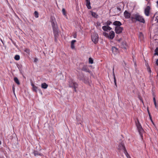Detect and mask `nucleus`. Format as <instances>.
I'll return each instance as SVG.
<instances>
[{
	"mask_svg": "<svg viewBox=\"0 0 158 158\" xmlns=\"http://www.w3.org/2000/svg\"><path fill=\"white\" fill-rule=\"evenodd\" d=\"M157 31H158L157 28L156 29Z\"/></svg>",
	"mask_w": 158,
	"mask_h": 158,
	"instance_id": "nucleus-55",
	"label": "nucleus"
},
{
	"mask_svg": "<svg viewBox=\"0 0 158 158\" xmlns=\"http://www.w3.org/2000/svg\"><path fill=\"white\" fill-rule=\"evenodd\" d=\"M0 158H1L0 157Z\"/></svg>",
	"mask_w": 158,
	"mask_h": 158,
	"instance_id": "nucleus-57",
	"label": "nucleus"
},
{
	"mask_svg": "<svg viewBox=\"0 0 158 158\" xmlns=\"http://www.w3.org/2000/svg\"><path fill=\"white\" fill-rule=\"evenodd\" d=\"M89 63L91 64H92L93 63V60L91 57L89 58Z\"/></svg>",
	"mask_w": 158,
	"mask_h": 158,
	"instance_id": "nucleus-30",
	"label": "nucleus"
},
{
	"mask_svg": "<svg viewBox=\"0 0 158 158\" xmlns=\"http://www.w3.org/2000/svg\"><path fill=\"white\" fill-rule=\"evenodd\" d=\"M50 21L52 27L53 33L57 34V33H59V31L58 27L55 19L54 17H52L50 18Z\"/></svg>",
	"mask_w": 158,
	"mask_h": 158,
	"instance_id": "nucleus-3",
	"label": "nucleus"
},
{
	"mask_svg": "<svg viewBox=\"0 0 158 158\" xmlns=\"http://www.w3.org/2000/svg\"><path fill=\"white\" fill-rule=\"evenodd\" d=\"M147 110H148V115H149V114H150V112H149V111L148 109H148H147Z\"/></svg>",
	"mask_w": 158,
	"mask_h": 158,
	"instance_id": "nucleus-48",
	"label": "nucleus"
},
{
	"mask_svg": "<svg viewBox=\"0 0 158 158\" xmlns=\"http://www.w3.org/2000/svg\"><path fill=\"white\" fill-rule=\"evenodd\" d=\"M129 158H131L130 157Z\"/></svg>",
	"mask_w": 158,
	"mask_h": 158,
	"instance_id": "nucleus-56",
	"label": "nucleus"
},
{
	"mask_svg": "<svg viewBox=\"0 0 158 158\" xmlns=\"http://www.w3.org/2000/svg\"><path fill=\"white\" fill-rule=\"evenodd\" d=\"M150 7L149 6H147L144 10V14L146 16H149V15Z\"/></svg>",
	"mask_w": 158,
	"mask_h": 158,
	"instance_id": "nucleus-11",
	"label": "nucleus"
},
{
	"mask_svg": "<svg viewBox=\"0 0 158 158\" xmlns=\"http://www.w3.org/2000/svg\"><path fill=\"white\" fill-rule=\"evenodd\" d=\"M147 69L148 72L150 73H151V70L150 66L148 65L147 66Z\"/></svg>",
	"mask_w": 158,
	"mask_h": 158,
	"instance_id": "nucleus-34",
	"label": "nucleus"
},
{
	"mask_svg": "<svg viewBox=\"0 0 158 158\" xmlns=\"http://www.w3.org/2000/svg\"><path fill=\"white\" fill-rule=\"evenodd\" d=\"M140 100H141V101H142L143 102V101L142 100V99H141V98H140Z\"/></svg>",
	"mask_w": 158,
	"mask_h": 158,
	"instance_id": "nucleus-53",
	"label": "nucleus"
},
{
	"mask_svg": "<svg viewBox=\"0 0 158 158\" xmlns=\"http://www.w3.org/2000/svg\"><path fill=\"white\" fill-rule=\"evenodd\" d=\"M31 85L32 86V88L35 85L31 81Z\"/></svg>",
	"mask_w": 158,
	"mask_h": 158,
	"instance_id": "nucleus-40",
	"label": "nucleus"
},
{
	"mask_svg": "<svg viewBox=\"0 0 158 158\" xmlns=\"http://www.w3.org/2000/svg\"><path fill=\"white\" fill-rule=\"evenodd\" d=\"M78 78L80 80L84 81L85 83L87 81H85V76L83 73H81L77 75Z\"/></svg>",
	"mask_w": 158,
	"mask_h": 158,
	"instance_id": "nucleus-9",
	"label": "nucleus"
},
{
	"mask_svg": "<svg viewBox=\"0 0 158 158\" xmlns=\"http://www.w3.org/2000/svg\"><path fill=\"white\" fill-rule=\"evenodd\" d=\"M48 86V85L46 84L45 83H42L41 84V87L42 88L44 89H46L47 88Z\"/></svg>",
	"mask_w": 158,
	"mask_h": 158,
	"instance_id": "nucleus-23",
	"label": "nucleus"
},
{
	"mask_svg": "<svg viewBox=\"0 0 158 158\" xmlns=\"http://www.w3.org/2000/svg\"><path fill=\"white\" fill-rule=\"evenodd\" d=\"M91 38L92 41L94 44H97L98 41V35L96 33L94 34L92 36Z\"/></svg>",
	"mask_w": 158,
	"mask_h": 158,
	"instance_id": "nucleus-7",
	"label": "nucleus"
},
{
	"mask_svg": "<svg viewBox=\"0 0 158 158\" xmlns=\"http://www.w3.org/2000/svg\"><path fill=\"white\" fill-rule=\"evenodd\" d=\"M156 14H155V15H154V16H153V18H154V16H155V15H156Z\"/></svg>",
	"mask_w": 158,
	"mask_h": 158,
	"instance_id": "nucleus-54",
	"label": "nucleus"
},
{
	"mask_svg": "<svg viewBox=\"0 0 158 158\" xmlns=\"http://www.w3.org/2000/svg\"><path fill=\"white\" fill-rule=\"evenodd\" d=\"M74 91L76 92V88H74Z\"/></svg>",
	"mask_w": 158,
	"mask_h": 158,
	"instance_id": "nucleus-50",
	"label": "nucleus"
},
{
	"mask_svg": "<svg viewBox=\"0 0 158 158\" xmlns=\"http://www.w3.org/2000/svg\"><path fill=\"white\" fill-rule=\"evenodd\" d=\"M34 16L36 18H38L39 17V14L38 12L37 11H35L34 13Z\"/></svg>",
	"mask_w": 158,
	"mask_h": 158,
	"instance_id": "nucleus-28",
	"label": "nucleus"
},
{
	"mask_svg": "<svg viewBox=\"0 0 158 158\" xmlns=\"http://www.w3.org/2000/svg\"><path fill=\"white\" fill-rule=\"evenodd\" d=\"M76 42L75 40H73L71 41V47L72 49H74L75 48L74 43Z\"/></svg>",
	"mask_w": 158,
	"mask_h": 158,
	"instance_id": "nucleus-22",
	"label": "nucleus"
},
{
	"mask_svg": "<svg viewBox=\"0 0 158 158\" xmlns=\"http://www.w3.org/2000/svg\"><path fill=\"white\" fill-rule=\"evenodd\" d=\"M156 64L158 66V59L156 60Z\"/></svg>",
	"mask_w": 158,
	"mask_h": 158,
	"instance_id": "nucleus-43",
	"label": "nucleus"
},
{
	"mask_svg": "<svg viewBox=\"0 0 158 158\" xmlns=\"http://www.w3.org/2000/svg\"><path fill=\"white\" fill-rule=\"evenodd\" d=\"M15 88L13 86V92L14 93L15 92Z\"/></svg>",
	"mask_w": 158,
	"mask_h": 158,
	"instance_id": "nucleus-45",
	"label": "nucleus"
},
{
	"mask_svg": "<svg viewBox=\"0 0 158 158\" xmlns=\"http://www.w3.org/2000/svg\"><path fill=\"white\" fill-rule=\"evenodd\" d=\"M155 53H154V55H158V47H156V49L155 50Z\"/></svg>",
	"mask_w": 158,
	"mask_h": 158,
	"instance_id": "nucleus-29",
	"label": "nucleus"
},
{
	"mask_svg": "<svg viewBox=\"0 0 158 158\" xmlns=\"http://www.w3.org/2000/svg\"><path fill=\"white\" fill-rule=\"evenodd\" d=\"M121 47L122 48L126 49L127 47V44L125 41H123L121 43L120 45Z\"/></svg>",
	"mask_w": 158,
	"mask_h": 158,
	"instance_id": "nucleus-18",
	"label": "nucleus"
},
{
	"mask_svg": "<svg viewBox=\"0 0 158 158\" xmlns=\"http://www.w3.org/2000/svg\"><path fill=\"white\" fill-rule=\"evenodd\" d=\"M69 85L70 87L77 88L78 86V84L74 82L73 80L70 79L69 81Z\"/></svg>",
	"mask_w": 158,
	"mask_h": 158,
	"instance_id": "nucleus-6",
	"label": "nucleus"
},
{
	"mask_svg": "<svg viewBox=\"0 0 158 158\" xmlns=\"http://www.w3.org/2000/svg\"><path fill=\"white\" fill-rule=\"evenodd\" d=\"M96 15V13L95 12H92V15L93 17H95V15Z\"/></svg>",
	"mask_w": 158,
	"mask_h": 158,
	"instance_id": "nucleus-37",
	"label": "nucleus"
},
{
	"mask_svg": "<svg viewBox=\"0 0 158 158\" xmlns=\"http://www.w3.org/2000/svg\"><path fill=\"white\" fill-rule=\"evenodd\" d=\"M113 76L114 77V83L115 85L116 86V87H117V83H116V80L115 75V73H114V67L113 68Z\"/></svg>",
	"mask_w": 158,
	"mask_h": 158,
	"instance_id": "nucleus-20",
	"label": "nucleus"
},
{
	"mask_svg": "<svg viewBox=\"0 0 158 158\" xmlns=\"http://www.w3.org/2000/svg\"><path fill=\"white\" fill-rule=\"evenodd\" d=\"M153 102L154 103V104L156 106V98L155 97L153 98Z\"/></svg>",
	"mask_w": 158,
	"mask_h": 158,
	"instance_id": "nucleus-38",
	"label": "nucleus"
},
{
	"mask_svg": "<svg viewBox=\"0 0 158 158\" xmlns=\"http://www.w3.org/2000/svg\"><path fill=\"white\" fill-rule=\"evenodd\" d=\"M124 16L125 18L127 19L131 18V14L127 10H125L124 13Z\"/></svg>",
	"mask_w": 158,
	"mask_h": 158,
	"instance_id": "nucleus-12",
	"label": "nucleus"
},
{
	"mask_svg": "<svg viewBox=\"0 0 158 158\" xmlns=\"http://www.w3.org/2000/svg\"><path fill=\"white\" fill-rule=\"evenodd\" d=\"M50 21L52 27L53 33L57 34V33H59V31L58 27L55 19L54 17H52L50 18Z\"/></svg>",
	"mask_w": 158,
	"mask_h": 158,
	"instance_id": "nucleus-2",
	"label": "nucleus"
},
{
	"mask_svg": "<svg viewBox=\"0 0 158 158\" xmlns=\"http://www.w3.org/2000/svg\"><path fill=\"white\" fill-rule=\"evenodd\" d=\"M33 153L35 156H43V155L42 154L40 153L38 151L35 150H34Z\"/></svg>",
	"mask_w": 158,
	"mask_h": 158,
	"instance_id": "nucleus-17",
	"label": "nucleus"
},
{
	"mask_svg": "<svg viewBox=\"0 0 158 158\" xmlns=\"http://www.w3.org/2000/svg\"><path fill=\"white\" fill-rule=\"evenodd\" d=\"M1 141L0 140V145L1 144Z\"/></svg>",
	"mask_w": 158,
	"mask_h": 158,
	"instance_id": "nucleus-52",
	"label": "nucleus"
},
{
	"mask_svg": "<svg viewBox=\"0 0 158 158\" xmlns=\"http://www.w3.org/2000/svg\"><path fill=\"white\" fill-rule=\"evenodd\" d=\"M114 10L115 11H117L118 12H119V13H120L121 12V8L119 6H117L116 8L114 9Z\"/></svg>",
	"mask_w": 158,
	"mask_h": 158,
	"instance_id": "nucleus-26",
	"label": "nucleus"
},
{
	"mask_svg": "<svg viewBox=\"0 0 158 158\" xmlns=\"http://www.w3.org/2000/svg\"><path fill=\"white\" fill-rule=\"evenodd\" d=\"M24 51L27 53L29 54L30 52V50L29 49L26 48L25 49Z\"/></svg>",
	"mask_w": 158,
	"mask_h": 158,
	"instance_id": "nucleus-33",
	"label": "nucleus"
},
{
	"mask_svg": "<svg viewBox=\"0 0 158 158\" xmlns=\"http://www.w3.org/2000/svg\"><path fill=\"white\" fill-rule=\"evenodd\" d=\"M115 36V33L113 31H111L109 34L108 39L110 40H112L114 38Z\"/></svg>",
	"mask_w": 158,
	"mask_h": 158,
	"instance_id": "nucleus-13",
	"label": "nucleus"
},
{
	"mask_svg": "<svg viewBox=\"0 0 158 158\" xmlns=\"http://www.w3.org/2000/svg\"><path fill=\"white\" fill-rule=\"evenodd\" d=\"M135 123L138 131L139 133V134L140 135L141 137L142 138L143 137V135L144 133V131L143 129L138 120H137V121L135 122Z\"/></svg>",
	"mask_w": 158,
	"mask_h": 158,
	"instance_id": "nucleus-4",
	"label": "nucleus"
},
{
	"mask_svg": "<svg viewBox=\"0 0 158 158\" xmlns=\"http://www.w3.org/2000/svg\"><path fill=\"white\" fill-rule=\"evenodd\" d=\"M156 3H157L156 6L158 8V1H156Z\"/></svg>",
	"mask_w": 158,
	"mask_h": 158,
	"instance_id": "nucleus-46",
	"label": "nucleus"
},
{
	"mask_svg": "<svg viewBox=\"0 0 158 158\" xmlns=\"http://www.w3.org/2000/svg\"><path fill=\"white\" fill-rule=\"evenodd\" d=\"M14 81L18 85H19L20 84V83L18 79L16 77H15L14 78Z\"/></svg>",
	"mask_w": 158,
	"mask_h": 158,
	"instance_id": "nucleus-24",
	"label": "nucleus"
},
{
	"mask_svg": "<svg viewBox=\"0 0 158 158\" xmlns=\"http://www.w3.org/2000/svg\"><path fill=\"white\" fill-rule=\"evenodd\" d=\"M131 19L133 23H135L136 21H139L143 23H145V21L143 17L139 15L138 13L132 15L131 16Z\"/></svg>",
	"mask_w": 158,
	"mask_h": 158,
	"instance_id": "nucleus-1",
	"label": "nucleus"
},
{
	"mask_svg": "<svg viewBox=\"0 0 158 158\" xmlns=\"http://www.w3.org/2000/svg\"><path fill=\"white\" fill-rule=\"evenodd\" d=\"M156 20H157V22L158 23V16H157L156 18Z\"/></svg>",
	"mask_w": 158,
	"mask_h": 158,
	"instance_id": "nucleus-44",
	"label": "nucleus"
},
{
	"mask_svg": "<svg viewBox=\"0 0 158 158\" xmlns=\"http://www.w3.org/2000/svg\"><path fill=\"white\" fill-rule=\"evenodd\" d=\"M149 118H150V120H151V121L152 122V123L153 124H154V123L152 121V117H151V114H149Z\"/></svg>",
	"mask_w": 158,
	"mask_h": 158,
	"instance_id": "nucleus-36",
	"label": "nucleus"
},
{
	"mask_svg": "<svg viewBox=\"0 0 158 158\" xmlns=\"http://www.w3.org/2000/svg\"><path fill=\"white\" fill-rule=\"evenodd\" d=\"M102 29L105 31H107L108 30L110 31L112 29V28L109 26H103L102 27Z\"/></svg>",
	"mask_w": 158,
	"mask_h": 158,
	"instance_id": "nucleus-16",
	"label": "nucleus"
},
{
	"mask_svg": "<svg viewBox=\"0 0 158 158\" xmlns=\"http://www.w3.org/2000/svg\"><path fill=\"white\" fill-rule=\"evenodd\" d=\"M62 11L63 15L66 16V14L65 9L64 8H63Z\"/></svg>",
	"mask_w": 158,
	"mask_h": 158,
	"instance_id": "nucleus-31",
	"label": "nucleus"
},
{
	"mask_svg": "<svg viewBox=\"0 0 158 158\" xmlns=\"http://www.w3.org/2000/svg\"><path fill=\"white\" fill-rule=\"evenodd\" d=\"M114 25L116 26L115 27H120L122 25V23L119 21H115L113 23Z\"/></svg>",
	"mask_w": 158,
	"mask_h": 158,
	"instance_id": "nucleus-14",
	"label": "nucleus"
},
{
	"mask_svg": "<svg viewBox=\"0 0 158 158\" xmlns=\"http://www.w3.org/2000/svg\"><path fill=\"white\" fill-rule=\"evenodd\" d=\"M80 66L82 67L81 69V70L82 71L89 73L91 75L92 74V72L89 70L88 68V66L87 65H84L83 63H81L80 64Z\"/></svg>",
	"mask_w": 158,
	"mask_h": 158,
	"instance_id": "nucleus-5",
	"label": "nucleus"
},
{
	"mask_svg": "<svg viewBox=\"0 0 158 158\" xmlns=\"http://www.w3.org/2000/svg\"><path fill=\"white\" fill-rule=\"evenodd\" d=\"M123 30L122 27H115V31L116 34H120L121 33Z\"/></svg>",
	"mask_w": 158,
	"mask_h": 158,
	"instance_id": "nucleus-8",
	"label": "nucleus"
},
{
	"mask_svg": "<svg viewBox=\"0 0 158 158\" xmlns=\"http://www.w3.org/2000/svg\"><path fill=\"white\" fill-rule=\"evenodd\" d=\"M77 35H74L73 36V37L74 38H76V37Z\"/></svg>",
	"mask_w": 158,
	"mask_h": 158,
	"instance_id": "nucleus-49",
	"label": "nucleus"
},
{
	"mask_svg": "<svg viewBox=\"0 0 158 158\" xmlns=\"http://www.w3.org/2000/svg\"><path fill=\"white\" fill-rule=\"evenodd\" d=\"M0 40H1V41L2 42V44H3V45H4V43L3 41L1 39H0Z\"/></svg>",
	"mask_w": 158,
	"mask_h": 158,
	"instance_id": "nucleus-47",
	"label": "nucleus"
},
{
	"mask_svg": "<svg viewBox=\"0 0 158 158\" xmlns=\"http://www.w3.org/2000/svg\"><path fill=\"white\" fill-rule=\"evenodd\" d=\"M53 34L55 37V42H56L57 41V39L59 36V33H57V34H56V33H53Z\"/></svg>",
	"mask_w": 158,
	"mask_h": 158,
	"instance_id": "nucleus-25",
	"label": "nucleus"
},
{
	"mask_svg": "<svg viewBox=\"0 0 158 158\" xmlns=\"http://www.w3.org/2000/svg\"><path fill=\"white\" fill-rule=\"evenodd\" d=\"M111 23H112V22L108 20L106 23V25L107 26H109L110 25Z\"/></svg>",
	"mask_w": 158,
	"mask_h": 158,
	"instance_id": "nucleus-35",
	"label": "nucleus"
},
{
	"mask_svg": "<svg viewBox=\"0 0 158 158\" xmlns=\"http://www.w3.org/2000/svg\"><path fill=\"white\" fill-rule=\"evenodd\" d=\"M112 52L114 54L117 53L118 52V49L115 47H112Z\"/></svg>",
	"mask_w": 158,
	"mask_h": 158,
	"instance_id": "nucleus-21",
	"label": "nucleus"
},
{
	"mask_svg": "<svg viewBox=\"0 0 158 158\" xmlns=\"http://www.w3.org/2000/svg\"><path fill=\"white\" fill-rule=\"evenodd\" d=\"M38 60L36 58H35L34 59V62H37V61H38Z\"/></svg>",
	"mask_w": 158,
	"mask_h": 158,
	"instance_id": "nucleus-39",
	"label": "nucleus"
},
{
	"mask_svg": "<svg viewBox=\"0 0 158 158\" xmlns=\"http://www.w3.org/2000/svg\"><path fill=\"white\" fill-rule=\"evenodd\" d=\"M40 91V93H41V94H42V93L41 92V90L40 89H38V87L36 85H35L34 87L32 88V90L33 91L35 92L36 93H37V90Z\"/></svg>",
	"mask_w": 158,
	"mask_h": 158,
	"instance_id": "nucleus-15",
	"label": "nucleus"
},
{
	"mask_svg": "<svg viewBox=\"0 0 158 158\" xmlns=\"http://www.w3.org/2000/svg\"><path fill=\"white\" fill-rule=\"evenodd\" d=\"M125 154L126 155V156H127V157L128 158H129H129L130 157L128 153V155L127 153H125Z\"/></svg>",
	"mask_w": 158,
	"mask_h": 158,
	"instance_id": "nucleus-41",
	"label": "nucleus"
},
{
	"mask_svg": "<svg viewBox=\"0 0 158 158\" xmlns=\"http://www.w3.org/2000/svg\"><path fill=\"white\" fill-rule=\"evenodd\" d=\"M14 59L16 60H18L20 59V56L19 55H16L15 56Z\"/></svg>",
	"mask_w": 158,
	"mask_h": 158,
	"instance_id": "nucleus-27",
	"label": "nucleus"
},
{
	"mask_svg": "<svg viewBox=\"0 0 158 158\" xmlns=\"http://www.w3.org/2000/svg\"><path fill=\"white\" fill-rule=\"evenodd\" d=\"M86 2V6L87 8L89 9H90L91 8V6H90V0H85Z\"/></svg>",
	"mask_w": 158,
	"mask_h": 158,
	"instance_id": "nucleus-19",
	"label": "nucleus"
},
{
	"mask_svg": "<svg viewBox=\"0 0 158 158\" xmlns=\"http://www.w3.org/2000/svg\"><path fill=\"white\" fill-rule=\"evenodd\" d=\"M11 40L12 42L13 43V44H14V45L15 46H16V43L12 39H11Z\"/></svg>",
	"mask_w": 158,
	"mask_h": 158,
	"instance_id": "nucleus-42",
	"label": "nucleus"
},
{
	"mask_svg": "<svg viewBox=\"0 0 158 158\" xmlns=\"http://www.w3.org/2000/svg\"><path fill=\"white\" fill-rule=\"evenodd\" d=\"M97 25H100V23H99V24L98 23H97Z\"/></svg>",
	"mask_w": 158,
	"mask_h": 158,
	"instance_id": "nucleus-51",
	"label": "nucleus"
},
{
	"mask_svg": "<svg viewBox=\"0 0 158 158\" xmlns=\"http://www.w3.org/2000/svg\"><path fill=\"white\" fill-rule=\"evenodd\" d=\"M119 146L121 149L123 150L124 153H127L128 155V152L126 150L125 147L124 143L123 142L120 143Z\"/></svg>",
	"mask_w": 158,
	"mask_h": 158,
	"instance_id": "nucleus-10",
	"label": "nucleus"
},
{
	"mask_svg": "<svg viewBox=\"0 0 158 158\" xmlns=\"http://www.w3.org/2000/svg\"><path fill=\"white\" fill-rule=\"evenodd\" d=\"M103 35L108 38V36H109V34L106 32H103Z\"/></svg>",
	"mask_w": 158,
	"mask_h": 158,
	"instance_id": "nucleus-32",
	"label": "nucleus"
}]
</instances>
